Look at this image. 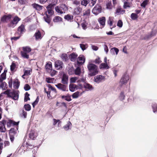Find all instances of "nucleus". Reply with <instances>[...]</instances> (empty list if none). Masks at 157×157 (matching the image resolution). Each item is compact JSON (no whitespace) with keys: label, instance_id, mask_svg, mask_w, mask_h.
<instances>
[{"label":"nucleus","instance_id":"nucleus-31","mask_svg":"<svg viewBox=\"0 0 157 157\" xmlns=\"http://www.w3.org/2000/svg\"><path fill=\"white\" fill-rule=\"evenodd\" d=\"M7 87V85L5 82L0 83V88L5 90Z\"/></svg>","mask_w":157,"mask_h":157},{"label":"nucleus","instance_id":"nucleus-63","mask_svg":"<svg viewBox=\"0 0 157 157\" xmlns=\"http://www.w3.org/2000/svg\"><path fill=\"white\" fill-rule=\"evenodd\" d=\"M18 2L21 5H25L27 2V1L26 0H18Z\"/></svg>","mask_w":157,"mask_h":157},{"label":"nucleus","instance_id":"nucleus-28","mask_svg":"<svg viewBox=\"0 0 157 157\" xmlns=\"http://www.w3.org/2000/svg\"><path fill=\"white\" fill-rule=\"evenodd\" d=\"M76 85L75 84H70L69 86L70 90L72 92H74L75 90Z\"/></svg>","mask_w":157,"mask_h":157},{"label":"nucleus","instance_id":"nucleus-14","mask_svg":"<svg viewBox=\"0 0 157 157\" xmlns=\"http://www.w3.org/2000/svg\"><path fill=\"white\" fill-rule=\"evenodd\" d=\"M72 125L70 121H68L67 123L63 127V129L66 130L71 129L72 128Z\"/></svg>","mask_w":157,"mask_h":157},{"label":"nucleus","instance_id":"nucleus-1","mask_svg":"<svg viewBox=\"0 0 157 157\" xmlns=\"http://www.w3.org/2000/svg\"><path fill=\"white\" fill-rule=\"evenodd\" d=\"M87 68L89 77L94 76L98 73L99 70L98 67L94 64L89 63L87 64Z\"/></svg>","mask_w":157,"mask_h":157},{"label":"nucleus","instance_id":"nucleus-30","mask_svg":"<svg viewBox=\"0 0 157 157\" xmlns=\"http://www.w3.org/2000/svg\"><path fill=\"white\" fill-rule=\"evenodd\" d=\"M56 11L58 13L62 14L64 13L63 12L60 7L59 6H57L55 7Z\"/></svg>","mask_w":157,"mask_h":157},{"label":"nucleus","instance_id":"nucleus-57","mask_svg":"<svg viewBox=\"0 0 157 157\" xmlns=\"http://www.w3.org/2000/svg\"><path fill=\"white\" fill-rule=\"evenodd\" d=\"M123 25V22L121 20H119L117 22V26L120 28H121Z\"/></svg>","mask_w":157,"mask_h":157},{"label":"nucleus","instance_id":"nucleus-21","mask_svg":"<svg viewBox=\"0 0 157 157\" xmlns=\"http://www.w3.org/2000/svg\"><path fill=\"white\" fill-rule=\"evenodd\" d=\"M13 87L15 89H18L20 85V82L18 79H16L13 82Z\"/></svg>","mask_w":157,"mask_h":157},{"label":"nucleus","instance_id":"nucleus-40","mask_svg":"<svg viewBox=\"0 0 157 157\" xmlns=\"http://www.w3.org/2000/svg\"><path fill=\"white\" fill-rule=\"evenodd\" d=\"M81 72V69L79 67H77L75 70V73L76 75H79Z\"/></svg>","mask_w":157,"mask_h":157},{"label":"nucleus","instance_id":"nucleus-37","mask_svg":"<svg viewBox=\"0 0 157 157\" xmlns=\"http://www.w3.org/2000/svg\"><path fill=\"white\" fill-rule=\"evenodd\" d=\"M125 95L124 94V92L122 91L121 92L120 95L119 97V98L120 100L121 101H123L124 100L125 98Z\"/></svg>","mask_w":157,"mask_h":157},{"label":"nucleus","instance_id":"nucleus-18","mask_svg":"<svg viewBox=\"0 0 157 157\" xmlns=\"http://www.w3.org/2000/svg\"><path fill=\"white\" fill-rule=\"evenodd\" d=\"M98 21L99 23L101 25H102L103 27H104L105 25V17H101L99 18L98 19Z\"/></svg>","mask_w":157,"mask_h":157},{"label":"nucleus","instance_id":"nucleus-51","mask_svg":"<svg viewBox=\"0 0 157 157\" xmlns=\"http://www.w3.org/2000/svg\"><path fill=\"white\" fill-rule=\"evenodd\" d=\"M54 80V78H46V81L48 83H53Z\"/></svg>","mask_w":157,"mask_h":157},{"label":"nucleus","instance_id":"nucleus-17","mask_svg":"<svg viewBox=\"0 0 157 157\" xmlns=\"http://www.w3.org/2000/svg\"><path fill=\"white\" fill-rule=\"evenodd\" d=\"M78 56V55L75 53H73L70 55V59L71 60L72 62H75Z\"/></svg>","mask_w":157,"mask_h":157},{"label":"nucleus","instance_id":"nucleus-38","mask_svg":"<svg viewBox=\"0 0 157 157\" xmlns=\"http://www.w3.org/2000/svg\"><path fill=\"white\" fill-rule=\"evenodd\" d=\"M61 58L63 60V61H67V55L66 54H63L61 55Z\"/></svg>","mask_w":157,"mask_h":157},{"label":"nucleus","instance_id":"nucleus-10","mask_svg":"<svg viewBox=\"0 0 157 157\" xmlns=\"http://www.w3.org/2000/svg\"><path fill=\"white\" fill-rule=\"evenodd\" d=\"M68 76L65 73L63 75L62 78L61 82L63 84L66 85L68 83Z\"/></svg>","mask_w":157,"mask_h":157},{"label":"nucleus","instance_id":"nucleus-19","mask_svg":"<svg viewBox=\"0 0 157 157\" xmlns=\"http://www.w3.org/2000/svg\"><path fill=\"white\" fill-rule=\"evenodd\" d=\"M17 31L20 33V34L23 33L25 31V26L23 24H21L19 26L17 29Z\"/></svg>","mask_w":157,"mask_h":157},{"label":"nucleus","instance_id":"nucleus-20","mask_svg":"<svg viewBox=\"0 0 157 157\" xmlns=\"http://www.w3.org/2000/svg\"><path fill=\"white\" fill-rule=\"evenodd\" d=\"M44 21L48 24H49L51 21V19L49 15H48L47 14V12H46V16H44Z\"/></svg>","mask_w":157,"mask_h":157},{"label":"nucleus","instance_id":"nucleus-6","mask_svg":"<svg viewBox=\"0 0 157 157\" xmlns=\"http://www.w3.org/2000/svg\"><path fill=\"white\" fill-rule=\"evenodd\" d=\"M55 86L59 90L63 91H67V86L63 83H59L55 85Z\"/></svg>","mask_w":157,"mask_h":157},{"label":"nucleus","instance_id":"nucleus-44","mask_svg":"<svg viewBox=\"0 0 157 157\" xmlns=\"http://www.w3.org/2000/svg\"><path fill=\"white\" fill-rule=\"evenodd\" d=\"M79 92L78 91H77L74 93L72 95V97L73 98H78L79 96Z\"/></svg>","mask_w":157,"mask_h":157},{"label":"nucleus","instance_id":"nucleus-15","mask_svg":"<svg viewBox=\"0 0 157 157\" xmlns=\"http://www.w3.org/2000/svg\"><path fill=\"white\" fill-rule=\"evenodd\" d=\"M32 6L34 8L38 11H40L42 9L43 6L36 3L32 4Z\"/></svg>","mask_w":157,"mask_h":157},{"label":"nucleus","instance_id":"nucleus-34","mask_svg":"<svg viewBox=\"0 0 157 157\" xmlns=\"http://www.w3.org/2000/svg\"><path fill=\"white\" fill-rule=\"evenodd\" d=\"M123 7L125 9H126L128 7L129 8L130 7V3L128 2L124 1Z\"/></svg>","mask_w":157,"mask_h":157},{"label":"nucleus","instance_id":"nucleus-60","mask_svg":"<svg viewBox=\"0 0 157 157\" xmlns=\"http://www.w3.org/2000/svg\"><path fill=\"white\" fill-rule=\"evenodd\" d=\"M54 6L52 4H50L46 7V8L47 9L53 10Z\"/></svg>","mask_w":157,"mask_h":157},{"label":"nucleus","instance_id":"nucleus-64","mask_svg":"<svg viewBox=\"0 0 157 157\" xmlns=\"http://www.w3.org/2000/svg\"><path fill=\"white\" fill-rule=\"evenodd\" d=\"M53 125H55L58 122H59L58 123V124H59L60 123H61V121H60V120H56V119H53Z\"/></svg>","mask_w":157,"mask_h":157},{"label":"nucleus","instance_id":"nucleus-45","mask_svg":"<svg viewBox=\"0 0 157 157\" xmlns=\"http://www.w3.org/2000/svg\"><path fill=\"white\" fill-rule=\"evenodd\" d=\"M27 52H21V55L23 57L26 59H28L29 58V56L27 54Z\"/></svg>","mask_w":157,"mask_h":157},{"label":"nucleus","instance_id":"nucleus-23","mask_svg":"<svg viewBox=\"0 0 157 157\" xmlns=\"http://www.w3.org/2000/svg\"><path fill=\"white\" fill-rule=\"evenodd\" d=\"M18 129V127H17V126L15 128H11L9 131L10 134L11 135L12 134V135H13L16 134L17 133Z\"/></svg>","mask_w":157,"mask_h":157},{"label":"nucleus","instance_id":"nucleus-9","mask_svg":"<svg viewBox=\"0 0 157 157\" xmlns=\"http://www.w3.org/2000/svg\"><path fill=\"white\" fill-rule=\"evenodd\" d=\"M85 58L83 55H80L77 59V63L78 65H82L85 62Z\"/></svg>","mask_w":157,"mask_h":157},{"label":"nucleus","instance_id":"nucleus-55","mask_svg":"<svg viewBox=\"0 0 157 157\" xmlns=\"http://www.w3.org/2000/svg\"><path fill=\"white\" fill-rule=\"evenodd\" d=\"M12 92L10 91V90H7L5 91L4 94L7 95L8 96L10 97Z\"/></svg>","mask_w":157,"mask_h":157},{"label":"nucleus","instance_id":"nucleus-61","mask_svg":"<svg viewBox=\"0 0 157 157\" xmlns=\"http://www.w3.org/2000/svg\"><path fill=\"white\" fill-rule=\"evenodd\" d=\"M50 72H51V76L53 77L56 75V74L57 73V71L55 70H52Z\"/></svg>","mask_w":157,"mask_h":157},{"label":"nucleus","instance_id":"nucleus-42","mask_svg":"<svg viewBox=\"0 0 157 157\" xmlns=\"http://www.w3.org/2000/svg\"><path fill=\"white\" fill-rule=\"evenodd\" d=\"M24 108L25 110L27 111H29L31 110V106L29 104H25L24 105Z\"/></svg>","mask_w":157,"mask_h":157},{"label":"nucleus","instance_id":"nucleus-13","mask_svg":"<svg viewBox=\"0 0 157 157\" xmlns=\"http://www.w3.org/2000/svg\"><path fill=\"white\" fill-rule=\"evenodd\" d=\"M11 15L10 14L7 15H4L1 18V21L3 22H6L7 21L11 19Z\"/></svg>","mask_w":157,"mask_h":157},{"label":"nucleus","instance_id":"nucleus-52","mask_svg":"<svg viewBox=\"0 0 157 157\" xmlns=\"http://www.w3.org/2000/svg\"><path fill=\"white\" fill-rule=\"evenodd\" d=\"M39 97L38 96L35 101H34L32 103V105L34 108L35 107V106L38 103L39 101Z\"/></svg>","mask_w":157,"mask_h":157},{"label":"nucleus","instance_id":"nucleus-8","mask_svg":"<svg viewBox=\"0 0 157 157\" xmlns=\"http://www.w3.org/2000/svg\"><path fill=\"white\" fill-rule=\"evenodd\" d=\"M105 77L102 75H98L94 77V81L97 83H99L105 80Z\"/></svg>","mask_w":157,"mask_h":157},{"label":"nucleus","instance_id":"nucleus-4","mask_svg":"<svg viewBox=\"0 0 157 157\" xmlns=\"http://www.w3.org/2000/svg\"><path fill=\"white\" fill-rule=\"evenodd\" d=\"M101 6L99 5H97L93 9L92 12L94 14L97 15L101 12Z\"/></svg>","mask_w":157,"mask_h":157},{"label":"nucleus","instance_id":"nucleus-46","mask_svg":"<svg viewBox=\"0 0 157 157\" xmlns=\"http://www.w3.org/2000/svg\"><path fill=\"white\" fill-rule=\"evenodd\" d=\"M148 0H144L140 4V6L144 8H145L147 4Z\"/></svg>","mask_w":157,"mask_h":157},{"label":"nucleus","instance_id":"nucleus-58","mask_svg":"<svg viewBox=\"0 0 157 157\" xmlns=\"http://www.w3.org/2000/svg\"><path fill=\"white\" fill-rule=\"evenodd\" d=\"M21 113L22 115V116H24V118H26V117L27 113L23 109H22L21 110Z\"/></svg>","mask_w":157,"mask_h":157},{"label":"nucleus","instance_id":"nucleus-56","mask_svg":"<svg viewBox=\"0 0 157 157\" xmlns=\"http://www.w3.org/2000/svg\"><path fill=\"white\" fill-rule=\"evenodd\" d=\"M16 67V65L13 62L12 63L10 66V70L11 71H14Z\"/></svg>","mask_w":157,"mask_h":157},{"label":"nucleus","instance_id":"nucleus-50","mask_svg":"<svg viewBox=\"0 0 157 157\" xmlns=\"http://www.w3.org/2000/svg\"><path fill=\"white\" fill-rule=\"evenodd\" d=\"M96 1L97 0H90V1H89V2L90 6L92 7L95 5Z\"/></svg>","mask_w":157,"mask_h":157},{"label":"nucleus","instance_id":"nucleus-47","mask_svg":"<svg viewBox=\"0 0 157 157\" xmlns=\"http://www.w3.org/2000/svg\"><path fill=\"white\" fill-rule=\"evenodd\" d=\"M80 46L81 48V49L83 50L84 51L85 50L86 48L87 47V44H80Z\"/></svg>","mask_w":157,"mask_h":157},{"label":"nucleus","instance_id":"nucleus-36","mask_svg":"<svg viewBox=\"0 0 157 157\" xmlns=\"http://www.w3.org/2000/svg\"><path fill=\"white\" fill-rule=\"evenodd\" d=\"M24 52H25L29 53L31 51V48L29 47L26 46L23 47Z\"/></svg>","mask_w":157,"mask_h":157},{"label":"nucleus","instance_id":"nucleus-11","mask_svg":"<svg viewBox=\"0 0 157 157\" xmlns=\"http://www.w3.org/2000/svg\"><path fill=\"white\" fill-rule=\"evenodd\" d=\"M35 37L36 40H40L43 37V36L39 30L37 31L34 34L33 36Z\"/></svg>","mask_w":157,"mask_h":157},{"label":"nucleus","instance_id":"nucleus-32","mask_svg":"<svg viewBox=\"0 0 157 157\" xmlns=\"http://www.w3.org/2000/svg\"><path fill=\"white\" fill-rule=\"evenodd\" d=\"M61 98L62 99H64L65 100L68 101H70L71 100V96L69 95H62L61 96Z\"/></svg>","mask_w":157,"mask_h":157},{"label":"nucleus","instance_id":"nucleus-7","mask_svg":"<svg viewBox=\"0 0 157 157\" xmlns=\"http://www.w3.org/2000/svg\"><path fill=\"white\" fill-rule=\"evenodd\" d=\"M19 91L18 90H13L12 91L10 98L14 100H17L19 98Z\"/></svg>","mask_w":157,"mask_h":157},{"label":"nucleus","instance_id":"nucleus-62","mask_svg":"<svg viewBox=\"0 0 157 157\" xmlns=\"http://www.w3.org/2000/svg\"><path fill=\"white\" fill-rule=\"evenodd\" d=\"M77 79V78L76 77H72L70 78V82L71 83L75 82Z\"/></svg>","mask_w":157,"mask_h":157},{"label":"nucleus","instance_id":"nucleus-43","mask_svg":"<svg viewBox=\"0 0 157 157\" xmlns=\"http://www.w3.org/2000/svg\"><path fill=\"white\" fill-rule=\"evenodd\" d=\"M131 17L133 20H135L138 17L137 15L135 13H132L131 15Z\"/></svg>","mask_w":157,"mask_h":157},{"label":"nucleus","instance_id":"nucleus-33","mask_svg":"<svg viewBox=\"0 0 157 157\" xmlns=\"http://www.w3.org/2000/svg\"><path fill=\"white\" fill-rule=\"evenodd\" d=\"M29 137L32 140L34 139L36 137V135H35L34 132L33 131H31L29 134Z\"/></svg>","mask_w":157,"mask_h":157},{"label":"nucleus","instance_id":"nucleus-41","mask_svg":"<svg viewBox=\"0 0 157 157\" xmlns=\"http://www.w3.org/2000/svg\"><path fill=\"white\" fill-rule=\"evenodd\" d=\"M29 94L28 93V92H26L25 94V96L24 98V101L25 102H26L28 100H29L30 99L29 98Z\"/></svg>","mask_w":157,"mask_h":157},{"label":"nucleus","instance_id":"nucleus-35","mask_svg":"<svg viewBox=\"0 0 157 157\" xmlns=\"http://www.w3.org/2000/svg\"><path fill=\"white\" fill-rule=\"evenodd\" d=\"M152 107L153 109V111L155 113L157 112V104L156 103H154L152 104Z\"/></svg>","mask_w":157,"mask_h":157},{"label":"nucleus","instance_id":"nucleus-54","mask_svg":"<svg viewBox=\"0 0 157 157\" xmlns=\"http://www.w3.org/2000/svg\"><path fill=\"white\" fill-rule=\"evenodd\" d=\"M29 85L28 84H26L24 86V89L25 91H28L30 89Z\"/></svg>","mask_w":157,"mask_h":157},{"label":"nucleus","instance_id":"nucleus-27","mask_svg":"<svg viewBox=\"0 0 157 157\" xmlns=\"http://www.w3.org/2000/svg\"><path fill=\"white\" fill-rule=\"evenodd\" d=\"M62 10L63 12L64 13H65V11L68 10V6L67 5L64 4H62L59 6Z\"/></svg>","mask_w":157,"mask_h":157},{"label":"nucleus","instance_id":"nucleus-48","mask_svg":"<svg viewBox=\"0 0 157 157\" xmlns=\"http://www.w3.org/2000/svg\"><path fill=\"white\" fill-rule=\"evenodd\" d=\"M89 2V0H83L82 1L81 4L82 5L86 6Z\"/></svg>","mask_w":157,"mask_h":157},{"label":"nucleus","instance_id":"nucleus-12","mask_svg":"<svg viewBox=\"0 0 157 157\" xmlns=\"http://www.w3.org/2000/svg\"><path fill=\"white\" fill-rule=\"evenodd\" d=\"M46 71L48 72H50L52 69V63L51 62L47 63L45 66Z\"/></svg>","mask_w":157,"mask_h":157},{"label":"nucleus","instance_id":"nucleus-53","mask_svg":"<svg viewBox=\"0 0 157 157\" xmlns=\"http://www.w3.org/2000/svg\"><path fill=\"white\" fill-rule=\"evenodd\" d=\"M6 129L5 127V126H2V124H0V131L2 132H5Z\"/></svg>","mask_w":157,"mask_h":157},{"label":"nucleus","instance_id":"nucleus-29","mask_svg":"<svg viewBox=\"0 0 157 157\" xmlns=\"http://www.w3.org/2000/svg\"><path fill=\"white\" fill-rule=\"evenodd\" d=\"M64 18L67 21H71V20L73 19V16L72 15L68 14L64 16Z\"/></svg>","mask_w":157,"mask_h":157},{"label":"nucleus","instance_id":"nucleus-25","mask_svg":"<svg viewBox=\"0 0 157 157\" xmlns=\"http://www.w3.org/2000/svg\"><path fill=\"white\" fill-rule=\"evenodd\" d=\"M100 68L101 69L102 68L104 69H108L109 68V67L108 66L107 63H102L100 65Z\"/></svg>","mask_w":157,"mask_h":157},{"label":"nucleus","instance_id":"nucleus-2","mask_svg":"<svg viewBox=\"0 0 157 157\" xmlns=\"http://www.w3.org/2000/svg\"><path fill=\"white\" fill-rule=\"evenodd\" d=\"M129 79V75L126 73H124L122 76L120 80V86H121L124 84H126Z\"/></svg>","mask_w":157,"mask_h":157},{"label":"nucleus","instance_id":"nucleus-16","mask_svg":"<svg viewBox=\"0 0 157 157\" xmlns=\"http://www.w3.org/2000/svg\"><path fill=\"white\" fill-rule=\"evenodd\" d=\"M156 32L155 31H152L150 34L146 35L144 37V39L147 40L150 38L152 36H154L156 34Z\"/></svg>","mask_w":157,"mask_h":157},{"label":"nucleus","instance_id":"nucleus-26","mask_svg":"<svg viewBox=\"0 0 157 157\" xmlns=\"http://www.w3.org/2000/svg\"><path fill=\"white\" fill-rule=\"evenodd\" d=\"M82 10V9L80 8V7L76 8L74 9V14L75 15H79Z\"/></svg>","mask_w":157,"mask_h":157},{"label":"nucleus","instance_id":"nucleus-5","mask_svg":"<svg viewBox=\"0 0 157 157\" xmlns=\"http://www.w3.org/2000/svg\"><path fill=\"white\" fill-rule=\"evenodd\" d=\"M20 20V18L18 17L17 16L15 17L13 20L8 24V26L13 28L14 27V25H16L18 23V21Z\"/></svg>","mask_w":157,"mask_h":157},{"label":"nucleus","instance_id":"nucleus-22","mask_svg":"<svg viewBox=\"0 0 157 157\" xmlns=\"http://www.w3.org/2000/svg\"><path fill=\"white\" fill-rule=\"evenodd\" d=\"M119 49L116 48H112L110 50V52L112 55H114L115 52L116 53V55L118 54L119 52Z\"/></svg>","mask_w":157,"mask_h":157},{"label":"nucleus","instance_id":"nucleus-59","mask_svg":"<svg viewBox=\"0 0 157 157\" xmlns=\"http://www.w3.org/2000/svg\"><path fill=\"white\" fill-rule=\"evenodd\" d=\"M107 23L109 25L110 27L111 26L113 25V20L111 19L110 17L109 18V20L107 21Z\"/></svg>","mask_w":157,"mask_h":157},{"label":"nucleus","instance_id":"nucleus-49","mask_svg":"<svg viewBox=\"0 0 157 157\" xmlns=\"http://www.w3.org/2000/svg\"><path fill=\"white\" fill-rule=\"evenodd\" d=\"M90 10L89 9L84 11L83 15L84 16H89L90 14Z\"/></svg>","mask_w":157,"mask_h":157},{"label":"nucleus","instance_id":"nucleus-24","mask_svg":"<svg viewBox=\"0 0 157 157\" xmlns=\"http://www.w3.org/2000/svg\"><path fill=\"white\" fill-rule=\"evenodd\" d=\"M84 86L85 89H88L89 90H92L94 89V87L92 86L88 83H85L84 84Z\"/></svg>","mask_w":157,"mask_h":157},{"label":"nucleus","instance_id":"nucleus-39","mask_svg":"<svg viewBox=\"0 0 157 157\" xmlns=\"http://www.w3.org/2000/svg\"><path fill=\"white\" fill-rule=\"evenodd\" d=\"M62 18L59 16H56L53 19L54 22H58L62 21Z\"/></svg>","mask_w":157,"mask_h":157},{"label":"nucleus","instance_id":"nucleus-3","mask_svg":"<svg viewBox=\"0 0 157 157\" xmlns=\"http://www.w3.org/2000/svg\"><path fill=\"white\" fill-rule=\"evenodd\" d=\"M54 66L55 68L57 70H61L64 67L63 62L60 60H57L55 62Z\"/></svg>","mask_w":157,"mask_h":157}]
</instances>
